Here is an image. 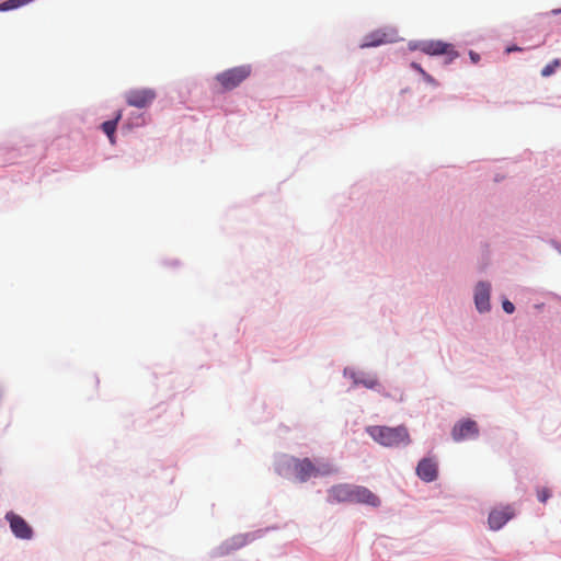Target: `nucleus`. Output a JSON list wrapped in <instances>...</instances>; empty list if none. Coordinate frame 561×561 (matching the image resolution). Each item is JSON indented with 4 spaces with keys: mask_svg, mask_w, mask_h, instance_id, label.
Segmentation results:
<instances>
[{
    "mask_svg": "<svg viewBox=\"0 0 561 561\" xmlns=\"http://www.w3.org/2000/svg\"><path fill=\"white\" fill-rule=\"evenodd\" d=\"M387 42H388L387 34L382 31H376V32L368 34L365 37L364 42L360 44V47L362 48L376 47V46H379Z\"/></svg>",
    "mask_w": 561,
    "mask_h": 561,
    "instance_id": "12",
    "label": "nucleus"
},
{
    "mask_svg": "<svg viewBox=\"0 0 561 561\" xmlns=\"http://www.w3.org/2000/svg\"><path fill=\"white\" fill-rule=\"evenodd\" d=\"M287 466L293 471L295 478L300 482H306L311 478L329 476L335 472L333 466L329 462H313L309 458H290Z\"/></svg>",
    "mask_w": 561,
    "mask_h": 561,
    "instance_id": "2",
    "label": "nucleus"
},
{
    "mask_svg": "<svg viewBox=\"0 0 561 561\" xmlns=\"http://www.w3.org/2000/svg\"><path fill=\"white\" fill-rule=\"evenodd\" d=\"M156 96L157 94L153 89L141 88L128 91L125 99L129 106L144 108L149 106L154 101Z\"/></svg>",
    "mask_w": 561,
    "mask_h": 561,
    "instance_id": "6",
    "label": "nucleus"
},
{
    "mask_svg": "<svg viewBox=\"0 0 561 561\" xmlns=\"http://www.w3.org/2000/svg\"><path fill=\"white\" fill-rule=\"evenodd\" d=\"M5 519L9 522L10 528L15 537L26 540L32 538L33 530L31 526L20 515L9 512L5 515Z\"/></svg>",
    "mask_w": 561,
    "mask_h": 561,
    "instance_id": "8",
    "label": "nucleus"
},
{
    "mask_svg": "<svg viewBox=\"0 0 561 561\" xmlns=\"http://www.w3.org/2000/svg\"><path fill=\"white\" fill-rule=\"evenodd\" d=\"M417 477L425 481L432 482L438 477V467L434 458H423L419 461L416 467Z\"/></svg>",
    "mask_w": 561,
    "mask_h": 561,
    "instance_id": "10",
    "label": "nucleus"
},
{
    "mask_svg": "<svg viewBox=\"0 0 561 561\" xmlns=\"http://www.w3.org/2000/svg\"><path fill=\"white\" fill-rule=\"evenodd\" d=\"M366 432L376 443L385 447H398L401 444H410V435L404 425L397 427L373 425L368 426Z\"/></svg>",
    "mask_w": 561,
    "mask_h": 561,
    "instance_id": "3",
    "label": "nucleus"
},
{
    "mask_svg": "<svg viewBox=\"0 0 561 561\" xmlns=\"http://www.w3.org/2000/svg\"><path fill=\"white\" fill-rule=\"evenodd\" d=\"M329 497L335 502L367 504L374 507L380 505L379 497L365 486L339 484L329 491Z\"/></svg>",
    "mask_w": 561,
    "mask_h": 561,
    "instance_id": "1",
    "label": "nucleus"
},
{
    "mask_svg": "<svg viewBox=\"0 0 561 561\" xmlns=\"http://www.w3.org/2000/svg\"><path fill=\"white\" fill-rule=\"evenodd\" d=\"M409 48L411 50H420L430 56L445 55L447 56V62H451L459 56L453 44L439 39L410 42Z\"/></svg>",
    "mask_w": 561,
    "mask_h": 561,
    "instance_id": "4",
    "label": "nucleus"
},
{
    "mask_svg": "<svg viewBox=\"0 0 561 561\" xmlns=\"http://www.w3.org/2000/svg\"><path fill=\"white\" fill-rule=\"evenodd\" d=\"M514 516L515 511L511 505L493 508L488 517L489 527L492 530H499Z\"/></svg>",
    "mask_w": 561,
    "mask_h": 561,
    "instance_id": "7",
    "label": "nucleus"
},
{
    "mask_svg": "<svg viewBox=\"0 0 561 561\" xmlns=\"http://www.w3.org/2000/svg\"><path fill=\"white\" fill-rule=\"evenodd\" d=\"M30 2L31 0H7L0 3V12L14 10Z\"/></svg>",
    "mask_w": 561,
    "mask_h": 561,
    "instance_id": "14",
    "label": "nucleus"
},
{
    "mask_svg": "<svg viewBox=\"0 0 561 561\" xmlns=\"http://www.w3.org/2000/svg\"><path fill=\"white\" fill-rule=\"evenodd\" d=\"M121 118H122V112L119 111L116 114L114 119L106 121V122H104L102 124V130L106 134V136L108 137L111 144H115L114 134H115V130H116L117 123H118V121Z\"/></svg>",
    "mask_w": 561,
    "mask_h": 561,
    "instance_id": "13",
    "label": "nucleus"
},
{
    "mask_svg": "<svg viewBox=\"0 0 561 561\" xmlns=\"http://www.w3.org/2000/svg\"><path fill=\"white\" fill-rule=\"evenodd\" d=\"M251 66L242 65L227 69L216 76V81L224 91H230L238 88L251 75Z\"/></svg>",
    "mask_w": 561,
    "mask_h": 561,
    "instance_id": "5",
    "label": "nucleus"
},
{
    "mask_svg": "<svg viewBox=\"0 0 561 561\" xmlns=\"http://www.w3.org/2000/svg\"><path fill=\"white\" fill-rule=\"evenodd\" d=\"M479 434L478 425L472 420H463L455 424L451 431L454 440L460 442L467 438L477 437Z\"/></svg>",
    "mask_w": 561,
    "mask_h": 561,
    "instance_id": "9",
    "label": "nucleus"
},
{
    "mask_svg": "<svg viewBox=\"0 0 561 561\" xmlns=\"http://www.w3.org/2000/svg\"><path fill=\"white\" fill-rule=\"evenodd\" d=\"M422 76H423V78H424L428 83H431V84H435V83H436V82H435V80H434V78H433L431 75H428L426 71H425V72H423V75H422Z\"/></svg>",
    "mask_w": 561,
    "mask_h": 561,
    "instance_id": "19",
    "label": "nucleus"
},
{
    "mask_svg": "<svg viewBox=\"0 0 561 561\" xmlns=\"http://www.w3.org/2000/svg\"><path fill=\"white\" fill-rule=\"evenodd\" d=\"M502 306H503V310L506 313H513L515 310L514 305L510 300H504Z\"/></svg>",
    "mask_w": 561,
    "mask_h": 561,
    "instance_id": "17",
    "label": "nucleus"
},
{
    "mask_svg": "<svg viewBox=\"0 0 561 561\" xmlns=\"http://www.w3.org/2000/svg\"><path fill=\"white\" fill-rule=\"evenodd\" d=\"M412 67L417 70L421 75H423V72H425V70L419 65V64H415L413 62L412 64Z\"/></svg>",
    "mask_w": 561,
    "mask_h": 561,
    "instance_id": "22",
    "label": "nucleus"
},
{
    "mask_svg": "<svg viewBox=\"0 0 561 561\" xmlns=\"http://www.w3.org/2000/svg\"><path fill=\"white\" fill-rule=\"evenodd\" d=\"M519 50H522V48H520V47H518V46H511V47H507V48H506V53H507V54H510V53H512V51H519Z\"/></svg>",
    "mask_w": 561,
    "mask_h": 561,
    "instance_id": "21",
    "label": "nucleus"
},
{
    "mask_svg": "<svg viewBox=\"0 0 561 561\" xmlns=\"http://www.w3.org/2000/svg\"><path fill=\"white\" fill-rule=\"evenodd\" d=\"M490 284L480 282L474 290V304L480 312L490 310Z\"/></svg>",
    "mask_w": 561,
    "mask_h": 561,
    "instance_id": "11",
    "label": "nucleus"
},
{
    "mask_svg": "<svg viewBox=\"0 0 561 561\" xmlns=\"http://www.w3.org/2000/svg\"><path fill=\"white\" fill-rule=\"evenodd\" d=\"M469 57L473 64H477L480 60V55L473 50L469 51Z\"/></svg>",
    "mask_w": 561,
    "mask_h": 561,
    "instance_id": "18",
    "label": "nucleus"
},
{
    "mask_svg": "<svg viewBox=\"0 0 561 561\" xmlns=\"http://www.w3.org/2000/svg\"><path fill=\"white\" fill-rule=\"evenodd\" d=\"M363 383L367 388H374L376 386L377 381L374 379H369V380H364Z\"/></svg>",
    "mask_w": 561,
    "mask_h": 561,
    "instance_id": "20",
    "label": "nucleus"
},
{
    "mask_svg": "<svg viewBox=\"0 0 561 561\" xmlns=\"http://www.w3.org/2000/svg\"><path fill=\"white\" fill-rule=\"evenodd\" d=\"M561 61L560 59H554L550 64L546 65L541 70L542 77H549L554 73L556 69L560 67Z\"/></svg>",
    "mask_w": 561,
    "mask_h": 561,
    "instance_id": "15",
    "label": "nucleus"
},
{
    "mask_svg": "<svg viewBox=\"0 0 561 561\" xmlns=\"http://www.w3.org/2000/svg\"><path fill=\"white\" fill-rule=\"evenodd\" d=\"M538 500L545 503L550 497V492L547 488L540 489L537 492Z\"/></svg>",
    "mask_w": 561,
    "mask_h": 561,
    "instance_id": "16",
    "label": "nucleus"
}]
</instances>
